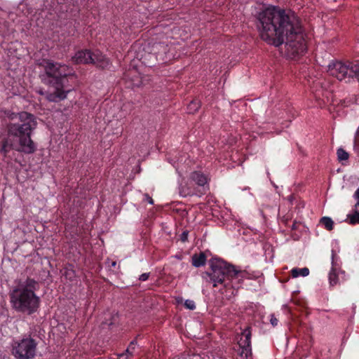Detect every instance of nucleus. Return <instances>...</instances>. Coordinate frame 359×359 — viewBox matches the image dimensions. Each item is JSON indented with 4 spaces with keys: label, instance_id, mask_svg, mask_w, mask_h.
<instances>
[{
    "label": "nucleus",
    "instance_id": "obj_1",
    "mask_svg": "<svg viewBox=\"0 0 359 359\" xmlns=\"http://www.w3.org/2000/svg\"><path fill=\"white\" fill-rule=\"evenodd\" d=\"M257 27L262 40L279 47L294 57L306 50L303 29L299 17L290 10L269 6L256 15Z\"/></svg>",
    "mask_w": 359,
    "mask_h": 359
},
{
    "label": "nucleus",
    "instance_id": "obj_2",
    "mask_svg": "<svg viewBox=\"0 0 359 359\" xmlns=\"http://www.w3.org/2000/svg\"><path fill=\"white\" fill-rule=\"evenodd\" d=\"M44 74L41 75L42 82L48 86L46 91H40L49 102H58L67 97L71 91L68 81L75 80L76 75L72 67L50 60H43L40 63Z\"/></svg>",
    "mask_w": 359,
    "mask_h": 359
},
{
    "label": "nucleus",
    "instance_id": "obj_3",
    "mask_svg": "<svg viewBox=\"0 0 359 359\" xmlns=\"http://www.w3.org/2000/svg\"><path fill=\"white\" fill-rule=\"evenodd\" d=\"M7 117L11 122L7 125L9 136L18 138L20 143V152L27 154H33L36 150L35 143L31 139L32 131L37 123L33 114L26 111L13 113L8 111Z\"/></svg>",
    "mask_w": 359,
    "mask_h": 359
},
{
    "label": "nucleus",
    "instance_id": "obj_4",
    "mask_svg": "<svg viewBox=\"0 0 359 359\" xmlns=\"http://www.w3.org/2000/svg\"><path fill=\"white\" fill-rule=\"evenodd\" d=\"M9 292L10 302L13 309L18 312L31 315L39 307L40 299L35 294L39 287L33 278H18Z\"/></svg>",
    "mask_w": 359,
    "mask_h": 359
},
{
    "label": "nucleus",
    "instance_id": "obj_5",
    "mask_svg": "<svg viewBox=\"0 0 359 359\" xmlns=\"http://www.w3.org/2000/svg\"><path fill=\"white\" fill-rule=\"evenodd\" d=\"M209 263L211 271L203 273L202 277L207 282L212 283L213 287H216L218 283H223L225 278L232 279L238 277L241 273L233 265L219 258H212Z\"/></svg>",
    "mask_w": 359,
    "mask_h": 359
},
{
    "label": "nucleus",
    "instance_id": "obj_6",
    "mask_svg": "<svg viewBox=\"0 0 359 359\" xmlns=\"http://www.w3.org/2000/svg\"><path fill=\"white\" fill-rule=\"evenodd\" d=\"M327 72L339 81L356 78L359 81V64L351 62H334L328 65Z\"/></svg>",
    "mask_w": 359,
    "mask_h": 359
},
{
    "label": "nucleus",
    "instance_id": "obj_7",
    "mask_svg": "<svg viewBox=\"0 0 359 359\" xmlns=\"http://www.w3.org/2000/svg\"><path fill=\"white\" fill-rule=\"evenodd\" d=\"M12 346V354L16 359H33L36 355L37 343L31 337L15 341Z\"/></svg>",
    "mask_w": 359,
    "mask_h": 359
},
{
    "label": "nucleus",
    "instance_id": "obj_8",
    "mask_svg": "<svg viewBox=\"0 0 359 359\" xmlns=\"http://www.w3.org/2000/svg\"><path fill=\"white\" fill-rule=\"evenodd\" d=\"M72 60L76 64H93L102 69L107 67L109 64V60L100 51L91 52L86 49L78 51Z\"/></svg>",
    "mask_w": 359,
    "mask_h": 359
},
{
    "label": "nucleus",
    "instance_id": "obj_9",
    "mask_svg": "<svg viewBox=\"0 0 359 359\" xmlns=\"http://www.w3.org/2000/svg\"><path fill=\"white\" fill-rule=\"evenodd\" d=\"M243 337L238 341L239 346L241 349L240 355L241 357L248 358L252 354L251 349V332L249 327L245 329L242 333Z\"/></svg>",
    "mask_w": 359,
    "mask_h": 359
},
{
    "label": "nucleus",
    "instance_id": "obj_10",
    "mask_svg": "<svg viewBox=\"0 0 359 359\" xmlns=\"http://www.w3.org/2000/svg\"><path fill=\"white\" fill-rule=\"evenodd\" d=\"M10 137L11 136L8 137H3L1 140L0 154H1L4 157H6L8 153L12 149L19 151L18 149L20 148V143L18 142L15 143L14 140L11 139Z\"/></svg>",
    "mask_w": 359,
    "mask_h": 359
},
{
    "label": "nucleus",
    "instance_id": "obj_11",
    "mask_svg": "<svg viewBox=\"0 0 359 359\" xmlns=\"http://www.w3.org/2000/svg\"><path fill=\"white\" fill-rule=\"evenodd\" d=\"M191 180L200 187H203L207 183L206 177L198 171L193 172L191 174Z\"/></svg>",
    "mask_w": 359,
    "mask_h": 359
},
{
    "label": "nucleus",
    "instance_id": "obj_12",
    "mask_svg": "<svg viewBox=\"0 0 359 359\" xmlns=\"http://www.w3.org/2000/svg\"><path fill=\"white\" fill-rule=\"evenodd\" d=\"M335 256V252L332 251V266H334V257ZM329 282L330 286L336 285L339 282L338 275L336 273V269L332 266V270L329 273Z\"/></svg>",
    "mask_w": 359,
    "mask_h": 359
},
{
    "label": "nucleus",
    "instance_id": "obj_13",
    "mask_svg": "<svg viewBox=\"0 0 359 359\" xmlns=\"http://www.w3.org/2000/svg\"><path fill=\"white\" fill-rule=\"evenodd\" d=\"M206 257L203 252L192 256V264L195 267H200L205 264Z\"/></svg>",
    "mask_w": 359,
    "mask_h": 359
},
{
    "label": "nucleus",
    "instance_id": "obj_14",
    "mask_svg": "<svg viewBox=\"0 0 359 359\" xmlns=\"http://www.w3.org/2000/svg\"><path fill=\"white\" fill-rule=\"evenodd\" d=\"M180 194L183 197H186L187 196H192L194 194H196V192L194 191V189H192L191 186L186 183L184 185L181 184L180 187Z\"/></svg>",
    "mask_w": 359,
    "mask_h": 359
},
{
    "label": "nucleus",
    "instance_id": "obj_15",
    "mask_svg": "<svg viewBox=\"0 0 359 359\" xmlns=\"http://www.w3.org/2000/svg\"><path fill=\"white\" fill-rule=\"evenodd\" d=\"M348 219L350 224H359V207H356V203L354 205L353 213L348 215Z\"/></svg>",
    "mask_w": 359,
    "mask_h": 359
},
{
    "label": "nucleus",
    "instance_id": "obj_16",
    "mask_svg": "<svg viewBox=\"0 0 359 359\" xmlns=\"http://www.w3.org/2000/svg\"><path fill=\"white\" fill-rule=\"evenodd\" d=\"M292 278H297L299 276H307L309 274V269L306 267L299 269L294 268L291 271Z\"/></svg>",
    "mask_w": 359,
    "mask_h": 359
},
{
    "label": "nucleus",
    "instance_id": "obj_17",
    "mask_svg": "<svg viewBox=\"0 0 359 359\" xmlns=\"http://www.w3.org/2000/svg\"><path fill=\"white\" fill-rule=\"evenodd\" d=\"M201 106L200 100L195 99L193 100L188 105L187 109L189 114H194L198 110Z\"/></svg>",
    "mask_w": 359,
    "mask_h": 359
},
{
    "label": "nucleus",
    "instance_id": "obj_18",
    "mask_svg": "<svg viewBox=\"0 0 359 359\" xmlns=\"http://www.w3.org/2000/svg\"><path fill=\"white\" fill-rule=\"evenodd\" d=\"M320 223L322 224L325 226V228L328 231H331L333 229L334 222L330 217H322L320 220Z\"/></svg>",
    "mask_w": 359,
    "mask_h": 359
},
{
    "label": "nucleus",
    "instance_id": "obj_19",
    "mask_svg": "<svg viewBox=\"0 0 359 359\" xmlns=\"http://www.w3.org/2000/svg\"><path fill=\"white\" fill-rule=\"evenodd\" d=\"M337 154L338 159L340 161H346L349 157L348 154L344 149H343L342 148H339L337 150Z\"/></svg>",
    "mask_w": 359,
    "mask_h": 359
},
{
    "label": "nucleus",
    "instance_id": "obj_20",
    "mask_svg": "<svg viewBox=\"0 0 359 359\" xmlns=\"http://www.w3.org/2000/svg\"><path fill=\"white\" fill-rule=\"evenodd\" d=\"M136 340L132 341L129 346H128L127 349L126 350V353L127 355H130V357L133 355L134 351L135 349L136 346Z\"/></svg>",
    "mask_w": 359,
    "mask_h": 359
},
{
    "label": "nucleus",
    "instance_id": "obj_21",
    "mask_svg": "<svg viewBox=\"0 0 359 359\" xmlns=\"http://www.w3.org/2000/svg\"><path fill=\"white\" fill-rule=\"evenodd\" d=\"M184 306H186V308L191 309V310H194L196 308L194 302L192 300H189V299H187L185 301Z\"/></svg>",
    "mask_w": 359,
    "mask_h": 359
},
{
    "label": "nucleus",
    "instance_id": "obj_22",
    "mask_svg": "<svg viewBox=\"0 0 359 359\" xmlns=\"http://www.w3.org/2000/svg\"><path fill=\"white\" fill-rule=\"evenodd\" d=\"M144 199L145 201H147L149 204H154V201L153 199L151 198V197L148 194H145L144 195Z\"/></svg>",
    "mask_w": 359,
    "mask_h": 359
},
{
    "label": "nucleus",
    "instance_id": "obj_23",
    "mask_svg": "<svg viewBox=\"0 0 359 359\" xmlns=\"http://www.w3.org/2000/svg\"><path fill=\"white\" fill-rule=\"evenodd\" d=\"M270 321L273 326H276L278 325V320L273 315H271Z\"/></svg>",
    "mask_w": 359,
    "mask_h": 359
},
{
    "label": "nucleus",
    "instance_id": "obj_24",
    "mask_svg": "<svg viewBox=\"0 0 359 359\" xmlns=\"http://www.w3.org/2000/svg\"><path fill=\"white\" fill-rule=\"evenodd\" d=\"M149 277V273H142L140 276V280H142V281H145L147 280Z\"/></svg>",
    "mask_w": 359,
    "mask_h": 359
},
{
    "label": "nucleus",
    "instance_id": "obj_25",
    "mask_svg": "<svg viewBox=\"0 0 359 359\" xmlns=\"http://www.w3.org/2000/svg\"><path fill=\"white\" fill-rule=\"evenodd\" d=\"M187 237H188V232L187 231H184L182 235H181V241L182 242H185L187 241Z\"/></svg>",
    "mask_w": 359,
    "mask_h": 359
},
{
    "label": "nucleus",
    "instance_id": "obj_26",
    "mask_svg": "<svg viewBox=\"0 0 359 359\" xmlns=\"http://www.w3.org/2000/svg\"><path fill=\"white\" fill-rule=\"evenodd\" d=\"M128 355H127L126 353H121L118 355V359H128Z\"/></svg>",
    "mask_w": 359,
    "mask_h": 359
},
{
    "label": "nucleus",
    "instance_id": "obj_27",
    "mask_svg": "<svg viewBox=\"0 0 359 359\" xmlns=\"http://www.w3.org/2000/svg\"><path fill=\"white\" fill-rule=\"evenodd\" d=\"M354 198L357 200L356 207H359V195L357 196V193H355Z\"/></svg>",
    "mask_w": 359,
    "mask_h": 359
},
{
    "label": "nucleus",
    "instance_id": "obj_28",
    "mask_svg": "<svg viewBox=\"0 0 359 359\" xmlns=\"http://www.w3.org/2000/svg\"><path fill=\"white\" fill-rule=\"evenodd\" d=\"M116 262L115 261H113V262H111V266L115 267V266H116Z\"/></svg>",
    "mask_w": 359,
    "mask_h": 359
},
{
    "label": "nucleus",
    "instance_id": "obj_29",
    "mask_svg": "<svg viewBox=\"0 0 359 359\" xmlns=\"http://www.w3.org/2000/svg\"><path fill=\"white\" fill-rule=\"evenodd\" d=\"M192 359H200V358L198 355H193V358Z\"/></svg>",
    "mask_w": 359,
    "mask_h": 359
}]
</instances>
